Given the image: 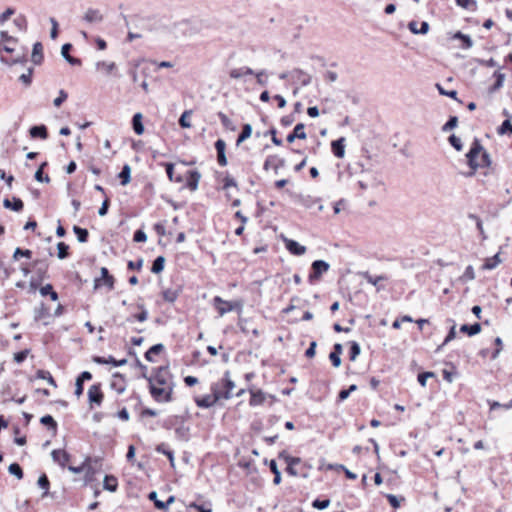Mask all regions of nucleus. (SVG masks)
Masks as SVG:
<instances>
[{"label": "nucleus", "mask_w": 512, "mask_h": 512, "mask_svg": "<svg viewBox=\"0 0 512 512\" xmlns=\"http://www.w3.org/2000/svg\"><path fill=\"white\" fill-rule=\"evenodd\" d=\"M269 466H270V469H271L272 473L274 474L273 483L275 485L280 484V482H281V473H280V471H279V469L277 467L276 461L275 460H271Z\"/></svg>", "instance_id": "obj_52"}, {"label": "nucleus", "mask_w": 512, "mask_h": 512, "mask_svg": "<svg viewBox=\"0 0 512 512\" xmlns=\"http://www.w3.org/2000/svg\"><path fill=\"white\" fill-rule=\"evenodd\" d=\"M69 246L64 242H59L57 244V256L59 259H65L68 257Z\"/></svg>", "instance_id": "obj_50"}, {"label": "nucleus", "mask_w": 512, "mask_h": 512, "mask_svg": "<svg viewBox=\"0 0 512 512\" xmlns=\"http://www.w3.org/2000/svg\"><path fill=\"white\" fill-rule=\"evenodd\" d=\"M41 424L48 426L51 429H56L57 423L51 415H44L40 419Z\"/></svg>", "instance_id": "obj_59"}, {"label": "nucleus", "mask_w": 512, "mask_h": 512, "mask_svg": "<svg viewBox=\"0 0 512 512\" xmlns=\"http://www.w3.org/2000/svg\"><path fill=\"white\" fill-rule=\"evenodd\" d=\"M142 118H143V116L141 113H136L132 117V127H133L134 132L137 135H141L144 132V125L142 123Z\"/></svg>", "instance_id": "obj_28"}, {"label": "nucleus", "mask_w": 512, "mask_h": 512, "mask_svg": "<svg viewBox=\"0 0 512 512\" xmlns=\"http://www.w3.org/2000/svg\"><path fill=\"white\" fill-rule=\"evenodd\" d=\"M165 264V258L163 256H158L152 264L151 272L154 274H159L163 271Z\"/></svg>", "instance_id": "obj_40"}, {"label": "nucleus", "mask_w": 512, "mask_h": 512, "mask_svg": "<svg viewBox=\"0 0 512 512\" xmlns=\"http://www.w3.org/2000/svg\"><path fill=\"white\" fill-rule=\"evenodd\" d=\"M0 61L3 63V64H6V65H9V66H12V65H15V64H25L27 63L28 59L26 56H22V57H17V58H12V59H9V58H6L4 56H0Z\"/></svg>", "instance_id": "obj_43"}, {"label": "nucleus", "mask_w": 512, "mask_h": 512, "mask_svg": "<svg viewBox=\"0 0 512 512\" xmlns=\"http://www.w3.org/2000/svg\"><path fill=\"white\" fill-rule=\"evenodd\" d=\"M194 162H167L166 173L171 181L181 184V188L194 191L198 188L200 174L188 165Z\"/></svg>", "instance_id": "obj_1"}, {"label": "nucleus", "mask_w": 512, "mask_h": 512, "mask_svg": "<svg viewBox=\"0 0 512 512\" xmlns=\"http://www.w3.org/2000/svg\"><path fill=\"white\" fill-rule=\"evenodd\" d=\"M339 177L343 178L345 172L348 176H353L358 172H362L363 165L361 162H339L337 165Z\"/></svg>", "instance_id": "obj_5"}, {"label": "nucleus", "mask_w": 512, "mask_h": 512, "mask_svg": "<svg viewBox=\"0 0 512 512\" xmlns=\"http://www.w3.org/2000/svg\"><path fill=\"white\" fill-rule=\"evenodd\" d=\"M449 143L457 150V151H460L462 149V142H461V139L459 137H457L456 135L452 134L449 136Z\"/></svg>", "instance_id": "obj_64"}, {"label": "nucleus", "mask_w": 512, "mask_h": 512, "mask_svg": "<svg viewBox=\"0 0 512 512\" xmlns=\"http://www.w3.org/2000/svg\"><path fill=\"white\" fill-rule=\"evenodd\" d=\"M43 45L41 42H36L33 44L31 61L35 65H40L43 62Z\"/></svg>", "instance_id": "obj_16"}, {"label": "nucleus", "mask_w": 512, "mask_h": 512, "mask_svg": "<svg viewBox=\"0 0 512 512\" xmlns=\"http://www.w3.org/2000/svg\"><path fill=\"white\" fill-rule=\"evenodd\" d=\"M118 487L117 478L112 475H106L103 481V488L110 492H115Z\"/></svg>", "instance_id": "obj_29"}, {"label": "nucleus", "mask_w": 512, "mask_h": 512, "mask_svg": "<svg viewBox=\"0 0 512 512\" xmlns=\"http://www.w3.org/2000/svg\"><path fill=\"white\" fill-rule=\"evenodd\" d=\"M362 277L368 282L370 283L371 285L375 286L377 291H380L381 289H383L382 286L379 285V282L380 281H383V280H386V277L383 276V275H379V276H373L371 275L369 272H362L361 273Z\"/></svg>", "instance_id": "obj_24"}, {"label": "nucleus", "mask_w": 512, "mask_h": 512, "mask_svg": "<svg viewBox=\"0 0 512 512\" xmlns=\"http://www.w3.org/2000/svg\"><path fill=\"white\" fill-rule=\"evenodd\" d=\"M344 141V138H339L331 143L332 152L337 158H343L345 155Z\"/></svg>", "instance_id": "obj_21"}, {"label": "nucleus", "mask_w": 512, "mask_h": 512, "mask_svg": "<svg viewBox=\"0 0 512 512\" xmlns=\"http://www.w3.org/2000/svg\"><path fill=\"white\" fill-rule=\"evenodd\" d=\"M73 232L76 234L77 236V240L80 242V243H85L87 242L88 240V230L85 229V228H81L79 226H74L73 227Z\"/></svg>", "instance_id": "obj_39"}, {"label": "nucleus", "mask_w": 512, "mask_h": 512, "mask_svg": "<svg viewBox=\"0 0 512 512\" xmlns=\"http://www.w3.org/2000/svg\"><path fill=\"white\" fill-rule=\"evenodd\" d=\"M36 378L37 379H42V380H46L50 385H52L53 387H56V382L54 380V378L52 377V375L50 374L49 371H46V370H38L36 372Z\"/></svg>", "instance_id": "obj_42"}, {"label": "nucleus", "mask_w": 512, "mask_h": 512, "mask_svg": "<svg viewBox=\"0 0 512 512\" xmlns=\"http://www.w3.org/2000/svg\"><path fill=\"white\" fill-rule=\"evenodd\" d=\"M489 406H490V410H495L498 408H504L506 410H509L512 408V399L506 404H501L497 401H489Z\"/></svg>", "instance_id": "obj_63"}, {"label": "nucleus", "mask_w": 512, "mask_h": 512, "mask_svg": "<svg viewBox=\"0 0 512 512\" xmlns=\"http://www.w3.org/2000/svg\"><path fill=\"white\" fill-rule=\"evenodd\" d=\"M483 147L478 139H474L469 151L466 154V160H476Z\"/></svg>", "instance_id": "obj_23"}, {"label": "nucleus", "mask_w": 512, "mask_h": 512, "mask_svg": "<svg viewBox=\"0 0 512 512\" xmlns=\"http://www.w3.org/2000/svg\"><path fill=\"white\" fill-rule=\"evenodd\" d=\"M285 247L291 254L296 256H301L306 252L305 246L292 239L285 240Z\"/></svg>", "instance_id": "obj_12"}, {"label": "nucleus", "mask_w": 512, "mask_h": 512, "mask_svg": "<svg viewBox=\"0 0 512 512\" xmlns=\"http://www.w3.org/2000/svg\"><path fill=\"white\" fill-rule=\"evenodd\" d=\"M33 265L36 267V274L38 276L39 281H42L47 277V269L48 264L46 260H35Z\"/></svg>", "instance_id": "obj_25"}, {"label": "nucleus", "mask_w": 512, "mask_h": 512, "mask_svg": "<svg viewBox=\"0 0 512 512\" xmlns=\"http://www.w3.org/2000/svg\"><path fill=\"white\" fill-rule=\"evenodd\" d=\"M252 126L250 124H244L242 127L241 133L238 135V138L236 140V144L240 145L242 142H244L247 138H249L252 134Z\"/></svg>", "instance_id": "obj_36"}, {"label": "nucleus", "mask_w": 512, "mask_h": 512, "mask_svg": "<svg viewBox=\"0 0 512 512\" xmlns=\"http://www.w3.org/2000/svg\"><path fill=\"white\" fill-rule=\"evenodd\" d=\"M215 149H216V152H217V159L216 160H218V161H225V160H227V157H226V154H225L226 143H225L224 140L218 139L215 142Z\"/></svg>", "instance_id": "obj_32"}, {"label": "nucleus", "mask_w": 512, "mask_h": 512, "mask_svg": "<svg viewBox=\"0 0 512 512\" xmlns=\"http://www.w3.org/2000/svg\"><path fill=\"white\" fill-rule=\"evenodd\" d=\"M329 268L330 265L328 262L324 260H315L311 265L312 272L309 275V281L312 283L314 280L319 279L322 274L329 270Z\"/></svg>", "instance_id": "obj_6"}, {"label": "nucleus", "mask_w": 512, "mask_h": 512, "mask_svg": "<svg viewBox=\"0 0 512 512\" xmlns=\"http://www.w3.org/2000/svg\"><path fill=\"white\" fill-rule=\"evenodd\" d=\"M162 295L165 301L173 303L177 300L179 293L176 289H166L163 291Z\"/></svg>", "instance_id": "obj_46"}, {"label": "nucleus", "mask_w": 512, "mask_h": 512, "mask_svg": "<svg viewBox=\"0 0 512 512\" xmlns=\"http://www.w3.org/2000/svg\"><path fill=\"white\" fill-rule=\"evenodd\" d=\"M212 394H207L202 397H198L195 399L196 405L200 408H210L219 400V394L216 393V390H211Z\"/></svg>", "instance_id": "obj_7"}, {"label": "nucleus", "mask_w": 512, "mask_h": 512, "mask_svg": "<svg viewBox=\"0 0 512 512\" xmlns=\"http://www.w3.org/2000/svg\"><path fill=\"white\" fill-rule=\"evenodd\" d=\"M83 19L89 23H100L103 20V15L98 9L89 8L84 14Z\"/></svg>", "instance_id": "obj_19"}, {"label": "nucleus", "mask_w": 512, "mask_h": 512, "mask_svg": "<svg viewBox=\"0 0 512 512\" xmlns=\"http://www.w3.org/2000/svg\"><path fill=\"white\" fill-rule=\"evenodd\" d=\"M306 133H305V125L303 123H298L293 131L288 134L287 136V142L292 143L295 141V139H306Z\"/></svg>", "instance_id": "obj_14"}, {"label": "nucleus", "mask_w": 512, "mask_h": 512, "mask_svg": "<svg viewBox=\"0 0 512 512\" xmlns=\"http://www.w3.org/2000/svg\"><path fill=\"white\" fill-rule=\"evenodd\" d=\"M118 179L121 185H127L131 180V168L129 165H124L122 170L118 173Z\"/></svg>", "instance_id": "obj_31"}, {"label": "nucleus", "mask_w": 512, "mask_h": 512, "mask_svg": "<svg viewBox=\"0 0 512 512\" xmlns=\"http://www.w3.org/2000/svg\"><path fill=\"white\" fill-rule=\"evenodd\" d=\"M96 68L98 70L104 69L107 74H110L116 68V65L114 62L99 61L96 63Z\"/></svg>", "instance_id": "obj_55"}, {"label": "nucleus", "mask_w": 512, "mask_h": 512, "mask_svg": "<svg viewBox=\"0 0 512 512\" xmlns=\"http://www.w3.org/2000/svg\"><path fill=\"white\" fill-rule=\"evenodd\" d=\"M3 206L7 209L19 212L23 209V201L17 197H13L12 200L6 198L3 201Z\"/></svg>", "instance_id": "obj_27"}, {"label": "nucleus", "mask_w": 512, "mask_h": 512, "mask_svg": "<svg viewBox=\"0 0 512 512\" xmlns=\"http://www.w3.org/2000/svg\"><path fill=\"white\" fill-rule=\"evenodd\" d=\"M29 134L32 138L46 139L48 137V130L43 124L34 125L29 129Z\"/></svg>", "instance_id": "obj_20"}, {"label": "nucleus", "mask_w": 512, "mask_h": 512, "mask_svg": "<svg viewBox=\"0 0 512 512\" xmlns=\"http://www.w3.org/2000/svg\"><path fill=\"white\" fill-rule=\"evenodd\" d=\"M361 352L360 345L356 341L350 343L349 358L351 361H355Z\"/></svg>", "instance_id": "obj_51"}, {"label": "nucleus", "mask_w": 512, "mask_h": 512, "mask_svg": "<svg viewBox=\"0 0 512 512\" xmlns=\"http://www.w3.org/2000/svg\"><path fill=\"white\" fill-rule=\"evenodd\" d=\"M254 71L249 67L235 68L230 71V77L233 79H239L244 75H254Z\"/></svg>", "instance_id": "obj_30"}, {"label": "nucleus", "mask_w": 512, "mask_h": 512, "mask_svg": "<svg viewBox=\"0 0 512 512\" xmlns=\"http://www.w3.org/2000/svg\"><path fill=\"white\" fill-rule=\"evenodd\" d=\"M501 263V259L499 253L495 254L493 257L487 258L485 263L482 266L483 270H493Z\"/></svg>", "instance_id": "obj_33"}, {"label": "nucleus", "mask_w": 512, "mask_h": 512, "mask_svg": "<svg viewBox=\"0 0 512 512\" xmlns=\"http://www.w3.org/2000/svg\"><path fill=\"white\" fill-rule=\"evenodd\" d=\"M33 72L34 68L29 67L26 73H23L19 76V81H21L26 87H29L32 83Z\"/></svg>", "instance_id": "obj_47"}, {"label": "nucleus", "mask_w": 512, "mask_h": 512, "mask_svg": "<svg viewBox=\"0 0 512 512\" xmlns=\"http://www.w3.org/2000/svg\"><path fill=\"white\" fill-rule=\"evenodd\" d=\"M94 361L98 364H111L114 367H120L127 363V359H121L116 360L114 357L109 356L108 358L105 357H95Z\"/></svg>", "instance_id": "obj_26"}, {"label": "nucleus", "mask_w": 512, "mask_h": 512, "mask_svg": "<svg viewBox=\"0 0 512 512\" xmlns=\"http://www.w3.org/2000/svg\"><path fill=\"white\" fill-rule=\"evenodd\" d=\"M295 73L299 75L298 79L300 80L302 86H307L311 83V76L309 74L305 73L300 69H296Z\"/></svg>", "instance_id": "obj_57"}, {"label": "nucleus", "mask_w": 512, "mask_h": 512, "mask_svg": "<svg viewBox=\"0 0 512 512\" xmlns=\"http://www.w3.org/2000/svg\"><path fill=\"white\" fill-rule=\"evenodd\" d=\"M8 471L10 474L16 476L18 479L23 478V470L18 463H12L8 467Z\"/></svg>", "instance_id": "obj_53"}, {"label": "nucleus", "mask_w": 512, "mask_h": 512, "mask_svg": "<svg viewBox=\"0 0 512 512\" xmlns=\"http://www.w3.org/2000/svg\"><path fill=\"white\" fill-rule=\"evenodd\" d=\"M329 505H330L329 499H315L312 502V507L315 509H318V510L326 509L329 507Z\"/></svg>", "instance_id": "obj_56"}, {"label": "nucleus", "mask_w": 512, "mask_h": 512, "mask_svg": "<svg viewBox=\"0 0 512 512\" xmlns=\"http://www.w3.org/2000/svg\"><path fill=\"white\" fill-rule=\"evenodd\" d=\"M493 77L495 78V83L488 89L490 94H493L499 89H501L506 78L505 74L500 72L499 70L494 72Z\"/></svg>", "instance_id": "obj_22"}, {"label": "nucleus", "mask_w": 512, "mask_h": 512, "mask_svg": "<svg viewBox=\"0 0 512 512\" xmlns=\"http://www.w3.org/2000/svg\"><path fill=\"white\" fill-rule=\"evenodd\" d=\"M169 378L167 367L158 368L153 376L147 378L150 393L157 402H169L171 400L172 387Z\"/></svg>", "instance_id": "obj_2"}, {"label": "nucleus", "mask_w": 512, "mask_h": 512, "mask_svg": "<svg viewBox=\"0 0 512 512\" xmlns=\"http://www.w3.org/2000/svg\"><path fill=\"white\" fill-rule=\"evenodd\" d=\"M218 117L222 123V125L227 129V130H231V131H235L236 130V127L235 125L233 124V122L231 121V119L223 112H219L218 113Z\"/></svg>", "instance_id": "obj_45"}, {"label": "nucleus", "mask_w": 512, "mask_h": 512, "mask_svg": "<svg viewBox=\"0 0 512 512\" xmlns=\"http://www.w3.org/2000/svg\"><path fill=\"white\" fill-rule=\"evenodd\" d=\"M435 374L434 372H422V373H419L418 376H417V380L419 382V384L422 386V387H425L426 386V382H427V379L428 378H432L434 377Z\"/></svg>", "instance_id": "obj_62"}, {"label": "nucleus", "mask_w": 512, "mask_h": 512, "mask_svg": "<svg viewBox=\"0 0 512 512\" xmlns=\"http://www.w3.org/2000/svg\"><path fill=\"white\" fill-rule=\"evenodd\" d=\"M51 457L55 463L64 468L70 460V455L65 450L55 449L51 452Z\"/></svg>", "instance_id": "obj_11"}, {"label": "nucleus", "mask_w": 512, "mask_h": 512, "mask_svg": "<svg viewBox=\"0 0 512 512\" xmlns=\"http://www.w3.org/2000/svg\"><path fill=\"white\" fill-rule=\"evenodd\" d=\"M491 162H457L455 165L456 171L465 177H471L476 175L480 170H484L480 172L484 176L487 175V169L490 167Z\"/></svg>", "instance_id": "obj_3"}, {"label": "nucleus", "mask_w": 512, "mask_h": 512, "mask_svg": "<svg viewBox=\"0 0 512 512\" xmlns=\"http://www.w3.org/2000/svg\"><path fill=\"white\" fill-rule=\"evenodd\" d=\"M498 134L505 135L509 134L512 135V123L509 119H506L502 122V124L497 129Z\"/></svg>", "instance_id": "obj_48"}, {"label": "nucleus", "mask_w": 512, "mask_h": 512, "mask_svg": "<svg viewBox=\"0 0 512 512\" xmlns=\"http://www.w3.org/2000/svg\"><path fill=\"white\" fill-rule=\"evenodd\" d=\"M137 307L140 309V312L127 317L125 323H132L134 320L138 322H145L148 319L149 313L144 304H138Z\"/></svg>", "instance_id": "obj_17"}, {"label": "nucleus", "mask_w": 512, "mask_h": 512, "mask_svg": "<svg viewBox=\"0 0 512 512\" xmlns=\"http://www.w3.org/2000/svg\"><path fill=\"white\" fill-rule=\"evenodd\" d=\"M101 285H106L110 290L114 288V278L106 267L101 268V278L95 279L94 287L98 288Z\"/></svg>", "instance_id": "obj_9"}, {"label": "nucleus", "mask_w": 512, "mask_h": 512, "mask_svg": "<svg viewBox=\"0 0 512 512\" xmlns=\"http://www.w3.org/2000/svg\"><path fill=\"white\" fill-rule=\"evenodd\" d=\"M223 190H225V191H228V190L237 191L238 190L237 183H236L235 179L233 177H231L230 175H226L223 178Z\"/></svg>", "instance_id": "obj_44"}, {"label": "nucleus", "mask_w": 512, "mask_h": 512, "mask_svg": "<svg viewBox=\"0 0 512 512\" xmlns=\"http://www.w3.org/2000/svg\"><path fill=\"white\" fill-rule=\"evenodd\" d=\"M163 349H164V345L161 343L153 345L152 347H150L148 349V351H146L145 359L149 362H154L155 360H154L153 356L158 355Z\"/></svg>", "instance_id": "obj_34"}, {"label": "nucleus", "mask_w": 512, "mask_h": 512, "mask_svg": "<svg viewBox=\"0 0 512 512\" xmlns=\"http://www.w3.org/2000/svg\"><path fill=\"white\" fill-rule=\"evenodd\" d=\"M38 486L44 490L43 492V497L46 496L48 494V490H49V487H50V482L48 480V477L46 476V474H42L39 478H38V482H37Z\"/></svg>", "instance_id": "obj_49"}, {"label": "nucleus", "mask_w": 512, "mask_h": 512, "mask_svg": "<svg viewBox=\"0 0 512 512\" xmlns=\"http://www.w3.org/2000/svg\"><path fill=\"white\" fill-rule=\"evenodd\" d=\"M458 124V118L456 116H450L448 121L443 125L442 131L447 132L454 129Z\"/></svg>", "instance_id": "obj_58"}, {"label": "nucleus", "mask_w": 512, "mask_h": 512, "mask_svg": "<svg viewBox=\"0 0 512 512\" xmlns=\"http://www.w3.org/2000/svg\"><path fill=\"white\" fill-rule=\"evenodd\" d=\"M47 164V162H43L42 165L39 167V169L35 172V179L38 182H46L48 183L50 181L49 177L46 175H43V168Z\"/></svg>", "instance_id": "obj_60"}, {"label": "nucleus", "mask_w": 512, "mask_h": 512, "mask_svg": "<svg viewBox=\"0 0 512 512\" xmlns=\"http://www.w3.org/2000/svg\"><path fill=\"white\" fill-rule=\"evenodd\" d=\"M460 331L467 333L469 336H474L481 331V325L479 323H474L472 325L463 324L460 327Z\"/></svg>", "instance_id": "obj_35"}, {"label": "nucleus", "mask_w": 512, "mask_h": 512, "mask_svg": "<svg viewBox=\"0 0 512 512\" xmlns=\"http://www.w3.org/2000/svg\"><path fill=\"white\" fill-rule=\"evenodd\" d=\"M88 400L90 404L101 405L103 401V393L100 384H94L88 389Z\"/></svg>", "instance_id": "obj_10"}, {"label": "nucleus", "mask_w": 512, "mask_h": 512, "mask_svg": "<svg viewBox=\"0 0 512 512\" xmlns=\"http://www.w3.org/2000/svg\"><path fill=\"white\" fill-rule=\"evenodd\" d=\"M156 451H157V452H159V453H162V454L166 455V456L168 457L169 461H170V464H171L172 466H174V460H175V458H174V453H173V451H171V450H169V449L167 448V445H166V444H164V443L159 444V445L156 447Z\"/></svg>", "instance_id": "obj_41"}, {"label": "nucleus", "mask_w": 512, "mask_h": 512, "mask_svg": "<svg viewBox=\"0 0 512 512\" xmlns=\"http://www.w3.org/2000/svg\"><path fill=\"white\" fill-rule=\"evenodd\" d=\"M39 291L42 296L49 295L52 301L58 300V294L56 291H54L53 286L51 284H46L42 286Z\"/></svg>", "instance_id": "obj_38"}, {"label": "nucleus", "mask_w": 512, "mask_h": 512, "mask_svg": "<svg viewBox=\"0 0 512 512\" xmlns=\"http://www.w3.org/2000/svg\"><path fill=\"white\" fill-rule=\"evenodd\" d=\"M454 39L461 40L462 48H464V49H469L473 45V41H472L471 37L469 35H466V34L460 32V31L455 33Z\"/></svg>", "instance_id": "obj_37"}, {"label": "nucleus", "mask_w": 512, "mask_h": 512, "mask_svg": "<svg viewBox=\"0 0 512 512\" xmlns=\"http://www.w3.org/2000/svg\"><path fill=\"white\" fill-rule=\"evenodd\" d=\"M191 113H192L191 111H184L183 114L180 116L179 125L182 128H190L191 127V123L188 120Z\"/></svg>", "instance_id": "obj_61"}, {"label": "nucleus", "mask_w": 512, "mask_h": 512, "mask_svg": "<svg viewBox=\"0 0 512 512\" xmlns=\"http://www.w3.org/2000/svg\"><path fill=\"white\" fill-rule=\"evenodd\" d=\"M213 304L220 316H223L235 309V303L223 300L220 296L214 297Z\"/></svg>", "instance_id": "obj_8"}, {"label": "nucleus", "mask_w": 512, "mask_h": 512, "mask_svg": "<svg viewBox=\"0 0 512 512\" xmlns=\"http://www.w3.org/2000/svg\"><path fill=\"white\" fill-rule=\"evenodd\" d=\"M250 394H251V397H250V401H249V404L250 406H259V405H262L265 400H266V394L258 389V390H250Z\"/></svg>", "instance_id": "obj_18"}, {"label": "nucleus", "mask_w": 512, "mask_h": 512, "mask_svg": "<svg viewBox=\"0 0 512 512\" xmlns=\"http://www.w3.org/2000/svg\"><path fill=\"white\" fill-rule=\"evenodd\" d=\"M474 279H475L474 268L471 265H469L466 267L463 275L460 277V280L463 282H468V281H472Z\"/></svg>", "instance_id": "obj_54"}, {"label": "nucleus", "mask_w": 512, "mask_h": 512, "mask_svg": "<svg viewBox=\"0 0 512 512\" xmlns=\"http://www.w3.org/2000/svg\"><path fill=\"white\" fill-rule=\"evenodd\" d=\"M72 49V44L65 43L61 48V55L62 57L71 65L73 66H80L81 60L79 58L72 57L70 55V51Z\"/></svg>", "instance_id": "obj_13"}, {"label": "nucleus", "mask_w": 512, "mask_h": 512, "mask_svg": "<svg viewBox=\"0 0 512 512\" xmlns=\"http://www.w3.org/2000/svg\"><path fill=\"white\" fill-rule=\"evenodd\" d=\"M235 388V383L232 381L230 377V372L226 371L221 382L214 383L211 386V390H216V393L219 394L220 399H230L234 396L233 390Z\"/></svg>", "instance_id": "obj_4"}, {"label": "nucleus", "mask_w": 512, "mask_h": 512, "mask_svg": "<svg viewBox=\"0 0 512 512\" xmlns=\"http://www.w3.org/2000/svg\"><path fill=\"white\" fill-rule=\"evenodd\" d=\"M408 28L413 34H426L429 31V23L427 21H422L421 23L411 21L408 24Z\"/></svg>", "instance_id": "obj_15"}]
</instances>
